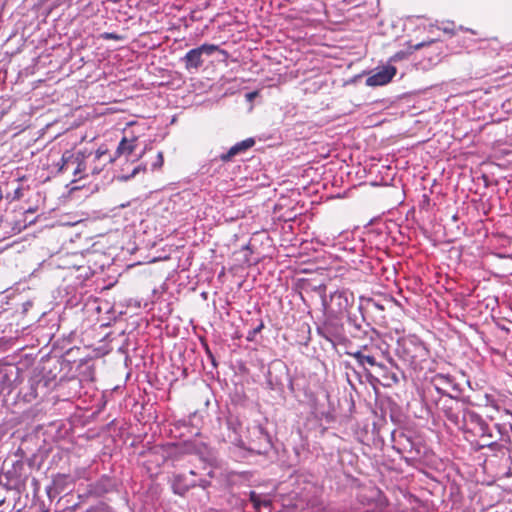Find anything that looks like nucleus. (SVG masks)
Returning <instances> with one entry per match:
<instances>
[{
    "label": "nucleus",
    "instance_id": "473e14b6",
    "mask_svg": "<svg viewBox=\"0 0 512 512\" xmlns=\"http://www.w3.org/2000/svg\"><path fill=\"white\" fill-rule=\"evenodd\" d=\"M390 378H391L395 383H397V382H398V377L396 376V374H395V373H392V374H391V376H390Z\"/></svg>",
    "mask_w": 512,
    "mask_h": 512
},
{
    "label": "nucleus",
    "instance_id": "c9c22d12",
    "mask_svg": "<svg viewBox=\"0 0 512 512\" xmlns=\"http://www.w3.org/2000/svg\"><path fill=\"white\" fill-rule=\"evenodd\" d=\"M264 436H265V439H266V441H267V444H269V441H268V435H267V434H265Z\"/></svg>",
    "mask_w": 512,
    "mask_h": 512
},
{
    "label": "nucleus",
    "instance_id": "7c9ffc66",
    "mask_svg": "<svg viewBox=\"0 0 512 512\" xmlns=\"http://www.w3.org/2000/svg\"><path fill=\"white\" fill-rule=\"evenodd\" d=\"M13 467H14V472H16L17 468L23 467V463L21 461H16V463L13 465Z\"/></svg>",
    "mask_w": 512,
    "mask_h": 512
},
{
    "label": "nucleus",
    "instance_id": "a878e982",
    "mask_svg": "<svg viewBox=\"0 0 512 512\" xmlns=\"http://www.w3.org/2000/svg\"><path fill=\"white\" fill-rule=\"evenodd\" d=\"M367 306H372V307H374L376 309L384 310V307L381 304L375 302L372 299H367Z\"/></svg>",
    "mask_w": 512,
    "mask_h": 512
},
{
    "label": "nucleus",
    "instance_id": "f8f14e48",
    "mask_svg": "<svg viewBox=\"0 0 512 512\" xmlns=\"http://www.w3.org/2000/svg\"><path fill=\"white\" fill-rule=\"evenodd\" d=\"M354 301V294L349 290H340L331 294V302L337 307V312L346 311Z\"/></svg>",
    "mask_w": 512,
    "mask_h": 512
},
{
    "label": "nucleus",
    "instance_id": "0eeeda50",
    "mask_svg": "<svg viewBox=\"0 0 512 512\" xmlns=\"http://www.w3.org/2000/svg\"><path fill=\"white\" fill-rule=\"evenodd\" d=\"M494 429L498 434V438L494 441H486L481 445V448H488L494 454H504L505 450H509L511 445V438L508 429L501 424H495Z\"/></svg>",
    "mask_w": 512,
    "mask_h": 512
},
{
    "label": "nucleus",
    "instance_id": "7ed1b4c3",
    "mask_svg": "<svg viewBox=\"0 0 512 512\" xmlns=\"http://www.w3.org/2000/svg\"><path fill=\"white\" fill-rule=\"evenodd\" d=\"M53 379L43 373V371L34 370L28 380L27 391L24 397L31 401L37 397L45 396L49 390Z\"/></svg>",
    "mask_w": 512,
    "mask_h": 512
},
{
    "label": "nucleus",
    "instance_id": "ddd939ff",
    "mask_svg": "<svg viewBox=\"0 0 512 512\" xmlns=\"http://www.w3.org/2000/svg\"><path fill=\"white\" fill-rule=\"evenodd\" d=\"M136 140V138L129 140L126 137H123L118 144L114 157H110L108 162L112 163L122 155L132 154L136 148Z\"/></svg>",
    "mask_w": 512,
    "mask_h": 512
},
{
    "label": "nucleus",
    "instance_id": "4468645a",
    "mask_svg": "<svg viewBox=\"0 0 512 512\" xmlns=\"http://www.w3.org/2000/svg\"><path fill=\"white\" fill-rule=\"evenodd\" d=\"M364 315L361 316V321H358L357 318H353L352 316H348V323L353 328L350 332L351 336L358 339H363L367 336L370 325L366 323L363 325Z\"/></svg>",
    "mask_w": 512,
    "mask_h": 512
},
{
    "label": "nucleus",
    "instance_id": "e433bc0d",
    "mask_svg": "<svg viewBox=\"0 0 512 512\" xmlns=\"http://www.w3.org/2000/svg\"><path fill=\"white\" fill-rule=\"evenodd\" d=\"M259 432L262 434L263 433V428L259 427Z\"/></svg>",
    "mask_w": 512,
    "mask_h": 512
},
{
    "label": "nucleus",
    "instance_id": "9b49d317",
    "mask_svg": "<svg viewBox=\"0 0 512 512\" xmlns=\"http://www.w3.org/2000/svg\"><path fill=\"white\" fill-rule=\"evenodd\" d=\"M255 145L254 138H247L233 145L226 153H222L219 159L223 162L231 161L235 156L245 153Z\"/></svg>",
    "mask_w": 512,
    "mask_h": 512
},
{
    "label": "nucleus",
    "instance_id": "39448f33",
    "mask_svg": "<svg viewBox=\"0 0 512 512\" xmlns=\"http://www.w3.org/2000/svg\"><path fill=\"white\" fill-rule=\"evenodd\" d=\"M427 354L424 344L414 338L404 340L400 347V356L410 364L424 360Z\"/></svg>",
    "mask_w": 512,
    "mask_h": 512
},
{
    "label": "nucleus",
    "instance_id": "f257e3e1",
    "mask_svg": "<svg viewBox=\"0 0 512 512\" xmlns=\"http://www.w3.org/2000/svg\"><path fill=\"white\" fill-rule=\"evenodd\" d=\"M91 154H89L90 156ZM86 155L85 152L72 153L71 151H65L58 163V172L64 173L68 170H72L74 179L73 182L82 179L85 176L86 166Z\"/></svg>",
    "mask_w": 512,
    "mask_h": 512
},
{
    "label": "nucleus",
    "instance_id": "9d476101",
    "mask_svg": "<svg viewBox=\"0 0 512 512\" xmlns=\"http://www.w3.org/2000/svg\"><path fill=\"white\" fill-rule=\"evenodd\" d=\"M395 74L396 68L394 66L382 67L379 71L366 79V85L371 87L385 85L392 80Z\"/></svg>",
    "mask_w": 512,
    "mask_h": 512
},
{
    "label": "nucleus",
    "instance_id": "2f4dec72",
    "mask_svg": "<svg viewBox=\"0 0 512 512\" xmlns=\"http://www.w3.org/2000/svg\"><path fill=\"white\" fill-rule=\"evenodd\" d=\"M269 384L271 385V389H275L276 385H280L281 383H279L278 381L274 384L272 380H269Z\"/></svg>",
    "mask_w": 512,
    "mask_h": 512
},
{
    "label": "nucleus",
    "instance_id": "6ab92c4d",
    "mask_svg": "<svg viewBox=\"0 0 512 512\" xmlns=\"http://www.w3.org/2000/svg\"><path fill=\"white\" fill-rule=\"evenodd\" d=\"M249 498H250V501L253 503V506L256 510H259L261 505H267L268 502L267 501H262L260 499V496L254 492V491H251L249 493Z\"/></svg>",
    "mask_w": 512,
    "mask_h": 512
},
{
    "label": "nucleus",
    "instance_id": "412c9836",
    "mask_svg": "<svg viewBox=\"0 0 512 512\" xmlns=\"http://www.w3.org/2000/svg\"><path fill=\"white\" fill-rule=\"evenodd\" d=\"M146 168L145 167H142L141 165H138L137 167H135L132 172L128 175H121L119 176V179L120 180H123V181H128L130 180L131 178L135 177V175H137L140 171H145Z\"/></svg>",
    "mask_w": 512,
    "mask_h": 512
},
{
    "label": "nucleus",
    "instance_id": "423d86ee",
    "mask_svg": "<svg viewBox=\"0 0 512 512\" xmlns=\"http://www.w3.org/2000/svg\"><path fill=\"white\" fill-rule=\"evenodd\" d=\"M218 46L214 44H202L201 46L189 50L181 59L187 70H197L203 64V55H212L218 50Z\"/></svg>",
    "mask_w": 512,
    "mask_h": 512
},
{
    "label": "nucleus",
    "instance_id": "5701e85b",
    "mask_svg": "<svg viewBox=\"0 0 512 512\" xmlns=\"http://www.w3.org/2000/svg\"><path fill=\"white\" fill-rule=\"evenodd\" d=\"M102 38L106 40H120L122 37L116 33L105 32Z\"/></svg>",
    "mask_w": 512,
    "mask_h": 512
},
{
    "label": "nucleus",
    "instance_id": "4be33fe9",
    "mask_svg": "<svg viewBox=\"0 0 512 512\" xmlns=\"http://www.w3.org/2000/svg\"><path fill=\"white\" fill-rule=\"evenodd\" d=\"M163 162H164L163 154H162V152H158L157 160L152 164V169H157V168L162 167Z\"/></svg>",
    "mask_w": 512,
    "mask_h": 512
},
{
    "label": "nucleus",
    "instance_id": "f03ea898",
    "mask_svg": "<svg viewBox=\"0 0 512 512\" xmlns=\"http://www.w3.org/2000/svg\"><path fill=\"white\" fill-rule=\"evenodd\" d=\"M393 449L406 460H416L421 456V446L415 443L410 436L400 430L391 432Z\"/></svg>",
    "mask_w": 512,
    "mask_h": 512
},
{
    "label": "nucleus",
    "instance_id": "393cba45",
    "mask_svg": "<svg viewBox=\"0 0 512 512\" xmlns=\"http://www.w3.org/2000/svg\"><path fill=\"white\" fill-rule=\"evenodd\" d=\"M107 153L106 149H102L101 147L96 151L94 156V162L100 160Z\"/></svg>",
    "mask_w": 512,
    "mask_h": 512
},
{
    "label": "nucleus",
    "instance_id": "6e6552de",
    "mask_svg": "<svg viewBox=\"0 0 512 512\" xmlns=\"http://www.w3.org/2000/svg\"><path fill=\"white\" fill-rule=\"evenodd\" d=\"M366 351L367 347L364 346L360 350L348 351L346 354L353 357L356 360L358 367L367 374L370 372V368H376L379 372H385L386 367L379 363L374 355L366 353Z\"/></svg>",
    "mask_w": 512,
    "mask_h": 512
},
{
    "label": "nucleus",
    "instance_id": "f3484780",
    "mask_svg": "<svg viewBox=\"0 0 512 512\" xmlns=\"http://www.w3.org/2000/svg\"><path fill=\"white\" fill-rule=\"evenodd\" d=\"M445 378H444V375L443 374H437L433 377L432 379V384L433 386L435 387L436 391L441 394L442 396H444L443 398H447L448 396H452L448 389H446L445 387H443V383L442 382H445Z\"/></svg>",
    "mask_w": 512,
    "mask_h": 512
},
{
    "label": "nucleus",
    "instance_id": "2eb2a0df",
    "mask_svg": "<svg viewBox=\"0 0 512 512\" xmlns=\"http://www.w3.org/2000/svg\"><path fill=\"white\" fill-rule=\"evenodd\" d=\"M317 333L331 343H334L339 338L336 326L332 322H327L323 326L317 327Z\"/></svg>",
    "mask_w": 512,
    "mask_h": 512
},
{
    "label": "nucleus",
    "instance_id": "4c0bfd02",
    "mask_svg": "<svg viewBox=\"0 0 512 512\" xmlns=\"http://www.w3.org/2000/svg\"><path fill=\"white\" fill-rule=\"evenodd\" d=\"M362 309H363V306H362V305H360V306H359V310H360L361 312H362Z\"/></svg>",
    "mask_w": 512,
    "mask_h": 512
},
{
    "label": "nucleus",
    "instance_id": "bb28decb",
    "mask_svg": "<svg viewBox=\"0 0 512 512\" xmlns=\"http://www.w3.org/2000/svg\"><path fill=\"white\" fill-rule=\"evenodd\" d=\"M432 43H434V40H430L428 42L423 41V42H420V43L416 44L415 46H413V49L414 50H419L422 47H425V46L430 45Z\"/></svg>",
    "mask_w": 512,
    "mask_h": 512
},
{
    "label": "nucleus",
    "instance_id": "aec40b11",
    "mask_svg": "<svg viewBox=\"0 0 512 512\" xmlns=\"http://www.w3.org/2000/svg\"><path fill=\"white\" fill-rule=\"evenodd\" d=\"M263 328H264V323H263V321H260V322H259V324H258L256 327L252 328V329L248 332L246 339H247L248 341H254V340H255L256 335H257L258 333H260V332L262 331V329H263Z\"/></svg>",
    "mask_w": 512,
    "mask_h": 512
},
{
    "label": "nucleus",
    "instance_id": "cd10ccee",
    "mask_svg": "<svg viewBox=\"0 0 512 512\" xmlns=\"http://www.w3.org/2000/svg\"><path fill=\"white\" fill-rule=\"evenodd\" d=\"M103 167L102 166H98V165H94L91 167V173L92 174H99L101 171H102Z\"/></svg>",
    "mask_w": 512,
    "mask_h": 512
},
{
    "label": "nucleus",
    "instance_id": "dca6fc26",
    "mask_svg": "<svg viewBox=\"0 0 512 512\" xmlns=\"http://www.w3.org/2000/svg\"><path fill=\"white\" fill-rule=\"evenodd\" d=\"M195 486V482L187 483L184 475H176L172 483L173 492L178 495H184L191 487Z\"/></svg>",
    "mask_w": 512,
    "mask_h": 512
},
{
    "label": "nucleus",
    "instance_id": "b1692460",
    "mask_svg": "<svg viewBox=\"0 0 512 512\" xmlns=\"http://www.w3.org/2000/svg\"><path fill=\"white\" fill-rule=\"evenodd\" d=\"M494 430H495L494 428H493V429H491V428L488 426V433H490V434H491V436H485V438H484V439H482V440L484 441V443H485L486 441H494L495 439H497V438H498V434H497V433L495 434V433H494Z\"/></svg>",
    "mask_w": 512,
    "mask_h": 512
},
{
    "label": "nucleus",
    "instance_id": "20e7f679",
    "mask_svg": "<svg viewBox=\"0 0 512 512\" xmlns=\"http://www.w3.org/2000/svg\"><path fill=\"white\" fill-rule=\"evenodd\" d=\"M437 406L451 423L458 427L461 426V417L466 407L456 396L440 398L437 402Z\"/></svg>",
    "mask_w": 512,
    "mask_h": 512
},
{
    "label": "nucleus",
    "instance_id": "a211bd4d",
    "mask_svg": "<svg viewBox=\"0 0 512 512\" xmlns=\"http://www.w3.org/2000/svg\"><path fill=\"white\" fill-rule=\"evenodd\" d=\"M444 378H445V382H442L443 383V387H445L446 389L449 390V388H451V390L457 392V393H460V387L457 383L454 382V379L450 376V375H444Z\"/></svg>",
    "mask_w": 512,
    "mask_h": 512
},
{
    "label": "nucleus",
    "instance_id": "c756f323",
    "mask_svg": "<svg viewBox=\"0 0 512 512\" xmlns=\"http://www.w3.org/2000/svg\"><path fill=\"white\" fill-rule=\"evenodd\" d=\"M310 512H334V509H327V508H315L311 510Z\"/></svg>",
    "mask_w": 512,
    "mask_h": 512
},
{
    "label": "nucleus",
    "instance_id": "1a4fd4ad",
    "mask_svg": "<svg viewBox=\"0 0 512 512\" xmlns=\"http://www.w3.org/2000/svg\"><path fill=\"white\" fill-rule=\"evenodd\" d=\"M470 424L478 427L479 436L481 439H484L485 436H491V434L488 433L487 422L475 411L465 408L464 413L461 417V426L459 428H465Z\"/></svg>",
    "mask_w": 512,
    "mask_h": 512
},
{
    "label": "nucleus",
    "instance_id": "c85d7f7f",
    "mask_svg": "<svg viewBox=\"0 0 512 512\" xmlns=\"http://www.w3.org/2000/svg\"><path fill=\"white\" fill-rule=\"evenodd\" d=\"M197 485L205 489L210 485V482L208 480L201 479Z\"/></svg>",
    "mask_w": 512,
    "mask_h": 512
},
{
    "label": "nucleus",
    "instance_id": "f704fd0d",
    "mask_svg": "<svg viewBox=\"0 0 512 512\" xmlns=\"http://www.w3.org/2000/svg\"><path fill=\"white\" fill-rule=\"evenodd\" d=\"M209 356H210V358L212 360L213 365L216 366L215 359H214L213 355L210 352H209Z\"/></svg>",
    "mask_w": 512,
    "mask_h": 512
},
{
    "label": "nucleus",
    "instance_id": "72a5a7b5",
    "mask_svg": "<svg viewBox=\"0 0 512 512\" xmlns=\"http://www.w3.org/2000/svg\"><path fill=\"white\" fill-rule=\"evenodd\" d=\"M443 31H444V32H446V33H451V34H453V30H452V29H450V28H448V27H444V28H443Z\"/></svg>",
    "mask_w": 512,
    "mask_h": 512
}]
</instances>
